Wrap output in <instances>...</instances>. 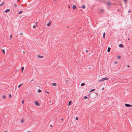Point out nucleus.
Here are the masks:
<instances>
[{
  "label": "nucleus",
  "instance_id": "1",
  "mask_svg": "<svg viewBox=\"0 0 132 132\" xmlns=\"http://www.w3.org/2000/svg\"><path fill=\"white\" fill-rule=\"evenodd\" d=\"M109 79V78L108 77H105L104 78H102L100 80H99V81H104L105 80H108Z\"/></svg>",
  "mask_w": 132,
  "mask_h": 132
},
{
  "label": "nucleus",
  "instance_id": "2",
  "mask_svg": "<svg viewBox=\"0 0 132 132\" xmlns=\"http://www.w3.org/2000/svg\"><path fill=\"white\" fill-rule=\"evenodd\" d=\"M125 105L127 107H130L132 106V105H130L127 104H125Z\"/></svg>",
  "mask_w": 132,
  "mask_h": 132
},
{
  "label": "nucleus",
  "instance_id": "3",
  "mask_svg": "<svg viewBox=\"0 0 132 132\" xmlns=\"http://www.w3.org/2000/svg\"><path fill=\"white\" fill-rule=\"evenodd\" d=\"M106 4L108 5H111L110 2L109 1H107V2H106Z\"/></svg>",
  "mask_w": 132,
  "mask_h": 132
},
{
  "label": "nucleus",
  "instance_id": "4",
  "mask_svg": "<svg viewBox=\"0 0 132 132\" xmlns=\"http://www.w3.org/2000/svg\"><path fill=\"white\" fill-rule=\"evenodd\" d=\"M35 104L37 105V106H39V103H38V102H37V101H36L35 103Z\"/></svg>",
  "mask_w": 132,
  "mask_h": 132
},
{
  "label": "nucleus",
  "instance_id": "5",
  "mask_svg": "<svg viewBox=\"0 0 132 132\" xmlns=\"http://www.w3.org/2000/svg\"><path fill=\"white\" fill-rule=\"evenodd\" d=\"M72 8L73 10H75L76 8V7L75 5H73L72 6Z\"/></svg>",
  "mask_w": 132,
  "mask_h": 132
},
{
  "label": "nucleus",
  "instance_id": "6",
  "mask_svg": "<svg viewBox=\"0 0 132 132\" xmlns=\"http://www.w3.org/2000/svg\"><path fill=\"white\" fill-rule=\"evenodd\" d=\"M10 9H7L5 10V12H10Z\"/></svg>",
  "mask_w": 132,
  "mask_h": 132
},
{
  "label": "nucleus",
  "instance_id": "7",
  "mask_svg": "<svg viewBox=\"0 0 132 132\" xmlns=\"http://www.w3.org/2000/svg\"><path fill=\"white\" fill-rule=\"evenodd\" d=\"M110 50H111V48H110V47H109L108 48V49L107 52H110Z\"/></svg>",
  "mask_w": 132,
  "mask_h": 132
},
{
  "label": "nucleus",
  "instance_id": "8",
  "mask_svg": "<svg viewBox=\"0 0 132 132\" xmlns=\"http://www.w3.org/2000/svg\"><path fill=\"white\" fill-rule=\"evenodd\" d=\"M119 46L120 47L122 48L124 47L123 45L122 44H120V45H119Z\"/></svg>",
  "mask_w": 132,
  "mask_h": 132
},
{
  "label": "nucleus",
  "instance_id": "9",
  "mask_svg": "<svg viewBox=\"0 0 132 132\" xmlns=\"http://www.w3.org/2000/svg\"><path fill=\"white\" fill-rule=\"evenodd\" d=\"M51 21H50L47 24V26H49L51 25Z\"/></svg>",
  "mask_w": 132,
  "mask_h": 132
},
{
  "label": "nucleus",
  "instance_id": "10",
  "mask_svg": "<svg viewBox=\"0 0 132 132\" xmlns=\"http://www.w3.org/2000/svg\"><path fill=\"white\" fill-rule=\"evenodd\" d=\"M71 103H72L71 101H70L69 102V103L68 104V105L69 106L70 105H71Z\"/></svg>",
  "mask_w": 132,
  "mask_h": 132
},
{
  "label": "nucleus",
  "instance_id": "11",
  "mask_svg": "<svg viewBox=\"0 0 132 132\" xmlns=\"http://www.w3.org/2000/svg\"><path fill=\"white\" fill-rule=\"evenodd\" d=\"M38 57H39L40 58H42L44 57L43 56H41L39 55H38Z\"/></svg>",
  "mask_w": 132,
  "mask_h": 132
},
{
  "label": "nucleus",
  "instance_id": "12",
  "mask_svg": "<svg viewBox=\"0 0 132 132\" xmlns=\"http://www.w3.org/2000/svg\"><path fill=\"white\" fill-rule=\"evenodd\" d=\"M81 8L82 9H85V6L84 5H82V6H81Z\"/></svg>",
  "mask_w": 132,
  "mask_h": 132
},
{
  "label": "nucleus",
  "instance_id": "13",
  "mask_svg": "<svg viewBox=\"0 0 132 132\" xmlns=\"http://www.w3.org/2000/svg\"><path fill=\"white\" fill-rule=\"evenodd\" d=\"M52 85L54 86H56V84L55 83H53L52 84Z\"/></svg>",
  "mask_w": 132,
  "mask_h": 132
},
{
  "label": "nucleus",
  "instance_id": "14",
  "mask_svg": "<svg viewBox=\"0 0 132 132\" xmlns=\"http://www.w3.org/2000/svg\"><path fill=\"white\" fill-rule=\"evenodd\" d=\"M4 2H3L1 4H0V6L3 5L4 4Z\"/></svg>",
  "mask_w": 132,
  "mask_h": 132
},
{
  "label": "nucleus",
  "instance_id": "15",
  "mask_svg": "<svg viewBox=\"0 0 132 132\" xmlns=\"http://www.w3.org/2000/svg\"><path fill=\"white\" fill-rule=\"evenodd\" d=\"M105 32H104L103 34V38H105Z\"/></svg>",
  "mask_w": 132,
  "mask_h": 132
},
{
  "label": "nucleus",
  "instance_id": "16",
  "mask_svg": "<svg viewBox=\"0 0 132 132\" xmlns=\"http://www.w3.org/2000/svg\"><path fill=\"white\" fill-rule=\"evenodd\" d=\"M85 85V84L84 83H82L81 84V86H83Z\"/></svg>",
  "mask_w": 132,
  "mask_h": 132
},
{
  "label": "nucleus",
  "instance_id": "17",
  "mask_svg": "<svg viewBox=\"0 0 132 132\" xmlns=\"http://www.w3.org/2000/svg\"><path fill=\"white\" fill-rule=\"evenodd\" d=\"M23 84H20V85H19L18 86V87L20 88L21 86L23 85Z\"/></svg>",
  "mask_w": 132,
  "mask_h": 132
},
{
  "label": "nucleus",
  "instance_id": "18",
  "mask_svg": "<svg viewBox=\"0 0 132 132\" xmlns=\"http://www.w3.org/2000/svg\"><path fill=\"white\" fill-rule=\"evenodd\" d=\"M95 90V89H92L90 91V92H91L93 91H94Z\"/></svg>",
  "mask_w": 132,
  "mask_h": 132
},
{
  "label": "nucleus",
  "instance_id": "19",
  "mask_svg": "<svg viewBox=\"0 0 132 132\" xmlns=\"http://www.w3.org/2000/svg\"><path fill=\"white\" fill-rule=\"evenodd\" d=\"M24 69V67H22L21 68V72H22Z\"/></svg>",
  "mask_w": 132,
  "mask_h": 132
},
{
  "label": "nucleus",
  "instance_id": "20",
  "mask_svg": "<svg viewBox=\"0 0 132 132\" xmlns=\"http://www.w3.org/2000/svg\"><path fill=\"white\" fill-rule=\"evenodd\" d=\"M14 6L15 7H16L17 6V4H14Z\"/></svg>",
  "mask_w": 132,
  "mask_h": 132
},
{
  "label": "nucleus",
  "instance_id": "21",
  "mask_svg": "<svg viewBox=\"0 0 132 132\" xmlns=\"http://www.w3.org/2000/svg\"><path fill=\"white\" fill-rule=\"evenodd\" d=\"M65 82L66 83H68V82H69V80H65Z\"/></svg>",
  "mask_w": 132,
  "mask_h": 132
},
{
  "label": "nucleus",
  "instance_id": "22",
  "mask_svg": "<svg viewBox=\"0 0 132 132\" xmlns=\"http://www.w3.org/2000/svg\"><path fill=\"white\" fill-rule=\"evenodd\" d=\"M38 92L39 93H40L42 92V90L40 89H38Z\"/></svg>",
  "mask_w": 132,
  "mask_h": 132
},
{
  "label": "nucleus",
  "instance_id": "23",
  "mask_svg": "<svg viewBox=\"0 0 132 132\" xmlns=\"http://www.w3.org/2000/svg\"><path fill=\"white\" fill-rule=\"evenodd\" d=\"M87 98H88V97L86 96H85L84 97V99H86Z\"/></svg>",
  "mask_w": 132,
  "mask_h": 132
},
{
  "label": "nucleus",
  "instance_id": "24",
  "mask_svg": "<svg viewBox=\"0 0 132 132\" xmlns=\"http://www.w3.org/2000/svg\"><path fill=\"white\" fill-rule=\"evenodd\" d=\"M22 12H23L22 11H20L19 12V14H20Z\"/></svg>",
  "mask_w": 132,
  "mask_h": 132
},
{
  "label": "nucleus",
  "instance_id": "25",
  "mask_svg": "<svg viewBox=\"0 0 132 132\" xmlns=\"http://www.w3.org/2000/svg\"><path fill=\"white\" fill-rule=\"evenodd\" d=\"M117 58L118 59H120L121 58V57L120 56H117Z\"/></svg>",
  "mask_w": 132,
  "mask_h": 132
},
{
  "label": "nucleus",
  "instance_id": "26",
  "mask_svg": "<svg viewBox=\"0 0 132 132\" xmlns=\"http://www.w3.org/2000/svg\"><path fill=\"white\" fill-rule=\"evenodd\" d=\"M21 123H23L24 122V121H23V119H22L21 120Z\"/></svg>",
  "mask_w": 132,
  "mask_h": 132
},
{
  "label": "nucleus",
  "instance_id": "27",
  "mask_svg": "<svg viewBox=\"0 0 132 132\" xmlns=\"http://www.w3.org/2000/svg\"><path fill=\"white\" fill-rule=\"evenodd\" d=\"M2 98H3L4 99H5V98H6V97H5V96L3 95V97H2Z\"/></svg>",
  "mask_w": 132,
  "mask_h": 132
},
{
  "label": "nucleus",
  "instance_id": "28",
  "mask_svg": "<svg viewBox=\"0 0 132 132\" xmlns=\"http://www.w3.org/2000/svg\"><path fill=\"white\" fill-rule=\"evenodd\" d=\"M10 39H11L12 38V35L11 34V35H10Z\"/></svg>",
  "mask_w": 132,
  "mask_h": 132
},
{
  "label": "nucleus",
  "instance_id": "29",
  "mask_svg": "<svg viewBox=\"0 0 132 132\" xmlns=\"http://www.w3.org/2000/svg\"><path fill=\"white\" fill-rule=\"evenodd\" d=\"M2 52H3V53H5V52L4 50H2Z\"/></svg>",
  "mask_w": 132,
  "mask_h": 132
},
{
  "label": "nucleus",
  "instance_id": "30",
  "mask_svg": "<svg viewBox=\"0 0 132 132\" xmlns=\"http://www.w3.org/2000/svg\"><path fill=\"white\" fill-rule=\"evenodd\" d=\"M22 104H24V100H23L22 101Z\"/></svg>",
  "mask_w": 132,
  "mask_h": 132
},
{
  "label": "nucleus",
  "instance_id": "31",
  "mask_svg": "<svg viewBox=\"0 0 132 132\" xmlns=\"http://www.w3.org/2000/svg\"><path fill=\"white\" fill-rule=\"evenodd\" d=\"M9 98L11 97V95L10 94L9 95Z\"/></svg>",
  "mask_w": 132,
  "mask_h": 132
},
{
  "label": "nucleus",
  "instance_id": "32",
  "mask_svg": "<svg viewBox=\"0 0 132 132\" xmlns=\"http://www.w3.org/2000/svg\"><path fill=\"white\" fill-rule=\"evenodd\" d=\"M33 27L35 29L36 28V26L35 25H34Z\"/></svg>",
  "mask_w": 132,
  "mask_h": 132
},
{
  "label": "nucleus",
  "instance_id": "33",
  "mask_svg": "<svg viewBox=\"0 0 132 132\" xmlns=\"http://www.w3.org/2000/svg\"><path fill=\"white\" fill-rule=\"evenodd\" d=\"M118 63L117 62V61H116L115 62H114V64H117Z\"/></svg>",
  "mask_w": 132,
  "mask_h": 132
},
{
  "label": "nucleus",
  "instance_id": "34",
  "mask_svg": "<svg viewBox=\"0 0 132 132\" xmlns=\"http://www.w3.org/2000/svg\"><path fill=\"white\" fill-rule=\"evenodd\" d=\"M76 120H78V119L77 117H76Z\"/></svg>",
  "mask_w": 132,
  "mask_h": 132
},
{
  "label": "nucleus",
  "instance_id": "35",
  "mask_svg": "<svg viewBox=\"0 0 132 132\" xmlns=\"http://www.w3.org/2000/svg\"><path fill=\"white\" fill-rule=\"evenodd\" d=\"M45 92H46V93H48V94L49 93V92H48V91H46Z\"/></svg>",
  "mask_w": 132,
  "mask_h": 132
},
{
  "label": "nucleus",
  "instance_id": "36",
  "mask_svg": "<svg viewBox=\"0 0 132 132\" xmlns=\"http://www.w3.org/2000/svg\"><path fill=\"white\" fill-rule=\"evenodd\" d=\"M100 11H101V12H103V10H101Z\"/></svg>",
  "mask_w": 132,
  "mask_h": 132
},
{
  "label": "nucleus",
  "instance_id": "37",
  "mask_svg": "<svg viewBox=\"0 0 132 132\" xmlns=\"http://www.w3.org/2000/svg\"><path fill=\"white\" fill-rule=\"evenodd\" d=\"M50 126L51 127H53V126L52 125H50Z\"/></svg>",
  "mask_w": 132,
  "mask_h": 132
},
{
  "label": "nucleus",
  "instance_id": "38",
  "mask_svg": "<svg viewBox=\"0 0 132 132\" xmlns=\"http://www.w3.org/2000/svg\"><path fill=\"white\" fill-rule=\"evenodd\" d=\"M127 67H128V68L130 67V66L129 65H127Z\"/></svg>",
  "mask_w": 132,
  "mask_h": 132
},
{
  "label": "nucleus",
  "instance_id": "39",
  "mask_svg": "<svg viewBox=\"0 0 132 132\" xmlns=\"http://www.w3.org/2000/svg\"><path fill=\"white\" fill-rule=\"evenodd\" d=\"M66 27L67 28H69V27L68 26H67Z\"/></svg>",
  "mask_w": 132,
  "mask_h": 132
},
{
  "label": "nucleus",
  "instance_id": "40",
  "mask_svg": "<svg viewBox=\"0 0 132 132\" xmlns=\"http://www.w3.org/2000/svg\"><path fill=\"white\" fill-rule=\"evenodd\" d=\"M20 34L21 35H22L23 34V33L22 32Z\"/></svg>",
  "mask_w": 132,
  "mask_h": 132
},
{
  "label": "nucleus",
  "instance_id": "41",
  "mask_svg": "<svg viewBox=\"0 0 132 132\" xmlns=\"http://www.w3.org/2000/svg\"><path fill=\"white\" fill-rule=\"evenodd\" d=\"M37 22H36V26H37Z\"/></svg>",
  "mask_w": 132,
  "mask_h": 132
},
{
  "label": "nucleus",
  "instance_id": "42",
  "mask_svg": "<svg viewBox=\"0 0 132 132\" xmlns=\"http://www.w3.org/2000/svg\"><path fill=\"white\" fill-rule=\"evenodd\" d=\"M61 121H62V120H63V118H61Z\"/></svg>",
  "mask_w": 132,
  "mask_h": 132
},
{
  "label": "nucleus",
  "instance_id": "43",
  "mask_svg": "<svg viewBox=\"0 0 132 132\" xmlns=\"http://www.w3.org/2000/svg\"><path fill=\"white\" fill-rule=\"evenodd\" d=\"M120 10L119 9L117 10V11H120Z\"/></svg>",
  "mask_w": 132,
  "mask_h": 132
},
{
  "label": "nucleus",
  "instance_id": "44",
  "mask_svg": "<svg viewBox=\"0 0 132 132\" xmlns=\"http://www.w3.org/2000/svg\"><path fill=\"white\" fill-rule=\"evenodd\" d=\"M88 50H86V52H88Z\"/></svg>",
  "mask_w": 132,
  "mask_h": 132
},
{
  "label": "nucleus",
  "instance_id": "45",
  "mask_svg": "<svg viewBox=\"0 0 132 132\" xmlns=\"http://www.w3.org/2000/svg\"><path fill=\"white\" fill-rule=\"evenodd\" d=\"M128 40H130V38H128Z\"/></svg>",
  "mask_w": 132,
  "mask_h": 132
},
{
  "label": "nucleus",
  "instance_id": "46",
  "mask_svg": "<svg viewBox=\"0 0 132 132\" xmlns=\"http://www.w3.org/2000/svg\"><path fill=\"white\" fill-rule=\"evenodd\" d=\"M23 53H25V52L24 51H23Z\"/></svg>",
  "mask_w": 132,
  "mask_h": 132
},
{
  "label": "nucleus",
  "instance_id": "47",
  "mask_svg": "<svg viewBox=\"0 0 132 132\" xmlns=\"http://www.w3.org/2000/svg\"><path fill=\"white\" fill-rule=\"evenodd\" d=\"M124 1H127V0H124Z\"/></svg>",
  "mask_w": 132,
  "mask_h": 132
},
{
  "label": "nucleus",
  "instance_id": "48",
  "mask_svg": "<svg viewBox=\"0 0 132 132\" xmlns=\"http://www.w3.org/2000/svg\"><path fill=\"white\" fill-rule=\"evenodd\" d=\"M130 12V10L128 12Z\"/></svg>",
  "mask_w": 132,
  "mask_h": 132
},
{
  "label": "nucleus",
  "instance_id": "49",
  "mask_svg": "<svg viewBox=\"0 0 132 132\" xmlns=\"http://www.w3.org/2000/svg\"><path fill=\"white\" fill-rule=\"evenodd\" d=\"M68 8H70V6L69 5V6H68Z\"/></svg>",
  "mask_w": 132,
  "mask_h": 132
},
{
  "label": "nucleus",
  "instance_id": "50",
  "mask_svg": "<svg viewBox=\"0 0 132 132\" xmlns=\"http://www.w3.org/2000/svg\"><path fill=\"white\" fill-rule=\"evenodd\" d=\"M33 80H34L33 79H32V80H31V81H33Z\"/></svg>",
  "mask_w": 132,
  "mask_h": 132
},
{
  "label": "nucleus",
  "instance_id": "51",
  "mask_svg": "<svg viewBox=\"0 0 132 132\" xmlns=\"http://www.w3.org/2000/svg\"><path fill=\"white\" fill-rule=\"evenodd\" d=\"M19 1H20V0H17V1H18V2Z\"/></svg>",
  "mask_w": 132,
  "mask_h": 132
},
{
  "label": "nucleus",
  "instance_id": "52",
  "mask_svg": "<svg viewBox=\"0 0 132 132\" xmlns=\"http://www.w3.org/2000/svg\"><path fill=\"white\" fill-rule=\"evenodd\" d=\"M4 132H7V131H5Z\"/></svg>",
  "mask_w": 132,
  "mask_h": 132
},
{
  "label": "nucleus",
  "instance_id": "53",
  "mask_svg": "<svg viewBox=\"0 0 132 132\" xmlns=\"http://www.w3.org/2000/svg\"><path fill=\"white\" fill-rule=\"evenodd\" d=\"M53 1H56V0H53Z\"/></svg>",
  "mask_w": 132,
  "mask_h": 132
},
{
  "label": "nucleus",
  "instance_id": "54",
  "mask_svg": "<svg viewBox=\"0 0 132 132\" xmlns=\"http://www.w3.org/2000/svg\"><path fill=\"white\" fill-rule=\"evenodd\" d=\"M114 5H116V4H114Z\"/></svg>",
  "mask_w": 132,
  "mask_h": 132
},
{
  "label": "nucleus",
  "instance_id": "55",
  "mask_svg": "<svg viewBox=\"0 0 132 132\" xmlns=\"http://www.w3.org/2000/svg\"><path fill=\"white\" fill-rule=\"evenodd\" d=\"M28 132H31L30 131H28Z\"/></svg>",
  "mask_w": 132,
  "mask_h": 132
},
{
  "label": "nucleus",
  "instance_id": "56",
  "mask_svg": "<svg viewBox=\"0 0 132 132\" xmlns=\"http://www.w3.org/2000/svg\"><path fill=\"white\" fill-rule=\"evenodd\" d=\"M95 94H97V93H95Z\"/></svg>",
  "mask_w": 132,
  "mask_h": 132
}]
</instances>
